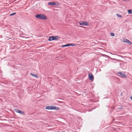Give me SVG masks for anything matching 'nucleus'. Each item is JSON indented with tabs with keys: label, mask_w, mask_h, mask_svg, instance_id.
Returning <instances> with one entry per match:
<instances>
[{
	"label": "nucleus",
	"mask_w": 132,
	"mask_h": 132,
	"mask_svg": "<svg viewBox=\"0 0 132 132\" xmlns=\"http://www.w3.org/2000/svg\"><path fill=\"white\" fill-rule=\"evenodd\" d=\"M35 16L37 18L43 20H45L47 18L46 16L45 15L42 14H37L35 15Z\"/></svg>",
	"instance_id": "obj_1"
},
{
	"label": "nucleus",
	"mask_w": 132,
	"mask_h": 132,
	"mask_svg": "<svg viewBox=\"0 0 132 132\" xmlns=\"http://www.w3.org/2000/svg\"><path fill=\"white\" fill-rule=\"evenodd\" d=\"M59 38V37L58 36H51L49 37L48 40L49 41H52L54 40L57 39Z\"/></svg>",
	"instance_id": "obj_2"
},
{
	"label": "nucleus",
	"mask_w": 132,
	"mask_h": 132,
	"mask_svg": "<svg viewBox=\"0 0 132 132\" xmlns=\"http://www.w3.org/2000/svg\"><path fill=\"white\" fill-rule=\"evenodd\" d=\"M46 109L48 110H58L59 108H56V107L53 106H48L46 107Z\"/></svg>",
	"instance_id": "obj_3"
},
{
	"label": "nucleus",
	"mask_w": 132,
	"mask_h": 132,
	"mask_svg": "<svg viewBox=\"0 0 132 132\" xmlns=\"http://www.w3.org/2000/svg\"><path fill=\"white\" fill-rule=\"evenodd\" d=\"M118 75L121 77L125 78L126 77V75L121 72H119L117 74Z\"/></svg>",
	"instance_id": "obj_4"
},
{
	"label": "nucleus",
	"mask_w": 132,
	"mask_h": 132,
	"mask_svg": "<svg viewBox=\"0 0 132 132\" xmlns=\"http://www.w3.org/2000/svg\"><path fill=\"white\" fill-rule=\"evenodd\" d=\"M79 24L80 25L82 26H87L88 25V23L86 22H79Z\"/></svg>",
	"instance_id": "obj_5"
},
{
	"label": "nucleus",
	"mask_w": 132,
	"mask_h": 132,
	"mask_svg": "<svg viewBox=\"0 0 132 132\" xmlns=\"http://www.w3.org/2000/svg\"><path fill=\"white\" fill-rule=\"evenodd\" d=\"M122 42H123L126 43L130 44H132V43L130 42L126 39H124Z\"/></svg>",
	"instance_id": "obj_6"
},
{
	"label": "nucleus",
	"mask_w": 132,
	"mask_h": 132,
	"mask_svg": "<svg viewBox=\"0 0 132 132\" xmlns=\"http://www.w3.org/2000/svg\"><path fill=\"white\" fill-rule=\"evenodd\" d=\"M88 77L91 80H93L94 77L92 74L91 73H89L88 74Z\"/></svg>",
	"instance_id": "obj_7"
},
{
	"label": "nucleus",
	"mask_w": 132,
	"mask_h": 132,
	"mask_svg": "<svg viewBox=\"0 0 132 132\" xmlns=\"http://www.w3.org/2000/svg\"><path fill=\"white\" fill-rule=\"evenodd\" d=\"M15 111L17 113H19L22 114H23V112L17 109H15Z\"/></svg>",
	"instance_id": "obj_8"
},
{
	"label": "nucleus",
	"mask_w": 132,
	"mask_h": 132,
	"mask_svg": "<svg viewBox=\"0 0 132 132\" xmlns=\"http://www.w3.org/2000/svg\"><path fill=\"white\" fill-rule=\"evenodd\" d=\"M48 4L49 5H56L55 3L54 2H50L48 3Z\"/></svg>",
	"instance_id": "obj_9"
},
{
	"label": "nucleus",
	"mask_w": 132,
	"mask_h": 132,
	"mask_svg": "<svg viewBox=\"0 0 132 132\" xmlns=\"http://www.w3.org/2000/svg\"><path fill=\"white\" fill-rule=\"evenodd\" d=\"M30 75L31 76H32L33 77H36V78H38V77L37 76V75L36 74H33V73H30Z\"/></svg>",
	"instance_id": "obj_10"
},
{
	"label": "nucleus",
	"mask_w": 132,
	"mask_h": 132,
	"mask_svg": "<svg viewBox=\"0 0 132 132\" xmlns=\"http://www.w3.org/2000/svg\"><path fill=\"white\" fill-rule=\"evenodd\" d=\"M68 44L69 45V46H75L76 45V44Z\"/></svg>",
	"instance_id": "obj_11"
},
{
	"label": "nucleus",
	"mask_w": 132,
	"mask_h": 132,
	"mask_svg": "<svg viewBox=\"0 0 132 132\" xmlns=\"http://www.w3.org/2000/svg\"><path fill=\"white\" fill-rule=\"evenodd\" d=\"M116 15L118 17H119V18H122V16L119 14H116Z\"/></svg>",
	"instance_id": "obj_12"
},
{
	"label": "nucleus",
	"mask_w": 132,
	"mask_h": 132,
	"mask_svg": "<svg viewBox=\"0 0 132 132\" xmlns=\"http://www.w3.org/2000/svg\"><path fill=\"white\" fill-rule=\"evenodd\" d=\"M67 46H69V45L67 44L65 45H63L62 46V47H67Z\"/></svg>",
	"instance_id": "obj_13"
},
{
	"label": "nucleus",
	"mask_w": 132,
	"mask_h": 132,
	"mask_svg": "<svg viewBox=\"0 0 132 132\" xmlns=\"http://www.w3.org/2000/svg\"><path fill=\"white\" fill-rule=\"evenodd\" d=\"M128 14H131L132 13V11L131 10H128Z\"/></svg>",
	"instance_id": "obj_14"
},
{
	"label": "nucleus",
	"mask_w": 132,
	"mask_h": 132,
	"mask_svg": "<svg viewBox=\"0 0 132 132\" xmlns=\"http://www.w3.org/2000/svg\"><path fill=\"white\" fill-rule=\"evenodd\" d=\"M111 35L112 36H114V34L113 33H110Z\"/></svg>",
	"instance_id": "obj_15"
},
{
	"label": "nucleus",
	"mask_w": 132,
	"mask_h": 132,
	"mask_svg": "<svg viewBox=\"0 0 132 132\" xmlns=\"http://www.w3.org/2000/svg\"><path fill=\"white\" fill-rule=\"evenodd\" d=\"M16 14V13H12V14H10V16H12L14 14Z\"/></svg>",
	"instance_id": "obj_16"
},
{
	"label": "nucleus",
	"mask_w": 132,
	"mask_h": 132,
	"mask_svg": "<svg viewBox=\"0 0 132 132\" xmlns=\"http://www.w3.org/2000/svg\"><path fill=\"white\" fill-rule=\"evenodd\" d=\"M123 108V106H121L119 108H118V109H122Z\"/></svg>",
	"instance_id": "obj_17"
},
{
	"label": "nucleus",
	"mask_w": 132,
	"mask_h": 132,
	"mask_svg": "<svg viewBox=\"0 0 132 132\" xmlns=\"http://www.w3.org/2000/svg\"><path fill=\"white\" fill-rule=\"evenodd\" d=\"M130 99L132 100V96H131L130 97Z\"/></svg>",
	"instance_id": "obj_18"
}]
</instances>
